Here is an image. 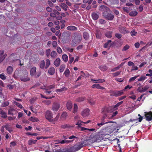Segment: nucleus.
Wrapping results in <instances>:
<instances>
[{
  "label": "nucleus",
  "mask_w": 152,
  "mask_h": 152,
  "mask_svg": "<svg viewBox=\"0 0 152 152\" xmlns=\"http://www.w3.org/2000/svg\"><path fill=\"white\" fill-rule=\"evenodd\" d=\"M84 99H85V97H80L79 98H78L77 99V101L78 102H80L83 101L84 100Z\"/></svg>",
  "instance_id": "60"
},
{
  "label": "nucleus",
  "mask_w": 152,
  "mask_h": 152,
  "mask_svg": "<svg viewBox=\"0 0 152 152\" xmlns=\"http://www.w3.org/2000/svg\"><path fill=\"white\" fill-rule=\"evenodd\" d=\"M119 30L120 32L124 34L127 33L128 32L126 30V28L125 27H123L121 26H120L119 27Z\"/></svg>",
  "instance_id": "18"
},
{
  "label": "nucleus",
  "mask_w": 152,
  "mask_h": 152,
  "mask_svg": "<svg viewBox=\"0 0 152 152\" xmlns=\"http://www.w3.org/2000/svg\"><path fill=\"white\" fill-rule=\"evenodd\" d=\"M60 107V104L58 103L55 102L52 106V110L54 111H57L58 110Z\"/></svg>",
  "instance_id": "14"
},
{
  "label": "nucleus",
  "mask_w": 152,
  "mask_h": 152,
  "mask_svg": "<svg viewBox=\"0 0 152 152\" xmlns=\"http://www.w3.org/2000/svg\"><path fill=\"white\" fill-rule=\"evenodd\" d=\"M91 87L92 88H96L97 89L102 90H103L105 89V88L104 87L101 86L99 84H95L91 86Z\"/></svg>",
  "instance_id": "22"
},
{
  "label": "nucleus",
  "mask_w": 152,
  "mask_h": 152,
  "mask_svg": "<svg viewBox=\"0 0 152 152\" xmlns=\"http://www.w3.org/2000/svg\"><path fill=\"white\" fill-rule=\"evenodd\" d=\"M55 69L53 67H50L48 69V72L51 75H53L55 73Z\"/></svg>",
  "instance_id": "24"
},
{
  "label": "nucleus",
  "mask_w": 152,
  "mask_h": 152,
  "mask_svg": "<svg viewBox=\"0 0 152 152\" xmlns=\"http://www.w3.org/2000/svg\"><path fill=\"white\" fill-rule=\"evenodd\" d=\"M72 127V126H71L70 125L68 124H64L61 125L60 127L61 129H64Z\"/></svg>",
  "instance_id": "36"
},
{
  "label": "nucleus",
  "mask_w": 152,
  "mask_h": 152,
  "mask_svg": "<svg viewBox=\"0 0 152 152\" xmlns=\"http://www.w3.org/2000/svg\"><path fill=\"white\" fill-rule=\"evenodd\" d=\"M98 133L100 135L103 139H106L105 137L107 135H109L107 131L105 128L104 129H101L100 131L98 132Z\"/></svg>",
  "instance_id": "9"
},
{
  "label": "nucleus",
  "mask_w": 152,
  "mask_h": 152,
  "mask_svg": "<svg viewBox=\"0 0 152 152\" xmlns=\"http://www.w3.org/2000/svg\"><path fill=\"white\" fill-rule=\"evenodd\" d=\"M111 42V41L110 40H108L107 42L105 43L104 46V47L105 48H107L108 47V45L109 44V43Z\"/></svg>",
  "instance_id": "57"
},
{
  "label": "nucleus",
  "mask_w": 152,
  "mask_h": 152,
  "mask_svg": "<svg viewBox=\"0 0 152 152\" xmlns=\"http://www.w3.org/2000/svg\"><path fill=\"white\" fill-rule=\"evenodd\" d=\"M39 67L41 69H44L45 68V63L44 60H42L40 62L39 64Z\"/></svg>",
  "instance_id": "25"
},
{
  "label": "nucleus",
  "mask_w": 152,
  "mask_h": 152,
  "mask_svg": "<svg viewBox=\"0 0 152 152\" xmlns=\"http://www.w3.org/2000/svg\"><path fill=\"white\" fill-rule=\"evenodd\" d=\"M78 107L77 105L76 104H74V110L73 113H75L77 110Z\"/></svg>",
  "instance_id": "53"
},
{
  "label": "nucleus",
  "mask_w": 152,
  "mask_h": 152,
  "mask_svg": "<svg viewBox=\"0 0 152 152\" xmlns=\"http://www.w3.org/2000/svg\"><path fill=\"white\" fill-rule=\"evenodd\" d=\"M17 58V54L15 53H13L11 54L9 57V59L12 61H14L17 60L16 59Z\"/></svg>",
  "instance_id": "20"
},
{
  "label": "nucleus",
  "mask_w": 152,
  "mask_h": 152,
  "mask_svg": "<svg viewBox=\"0 0 152 152\" xmlns=\"http://www.w3.org/2000/svg\"><path fill=\"white\" fill-rule=\"evenodd\" d=\"M83 37L85 40H87L89 38V35L85 31L83 33Z\"/></svg>",
  "instance_id": "31"
},
{
  "label": "nucleus",
  "mask_w": 152,
  "mask_h": 152,
  "mask_svg": "<svg viewBox=\"0 0 152 152\" xmlns=\"http://www.w3.org/2000/svg\"><path fill=\"white\" fill-rule=\"evenodd\" d=\"M105 129L109 134L116 129V127L114 125L111 124L108 126H107L105 128Z\"/></svg>",
  "instance_id": "8"
},
{
  "label": "nucleus",
  "mask_w": 152,
  "mask_h": 152,
  "mask_svg": "<svg viewBox=\"0 0 152 152\" xmlns=\"http://www.w3.org/2000/svg\"><path fill=\"white\" fill-rule=\"evenodd\" d=\"M17 113V111L13 108L9 109L8 111V114L12 115L16 114Z\"/></svg>",
  "instance_id": "19"
},
{
  "label": "nucleus",
  "mask_w": 152,
  "mask_h": 152,
  "mask_svg": "<svg viewBox=\"0 0 152 152\" xmlns=\"http://www.w3.org/2000/svg\"><path fill=\"white\" fill-rule=\"evenodd\" d=\"M66 106L68 110H70L72 107V104L71 102H68L66 104Z\"/></svg>",
  "instance_id": "33"
},
{
  "label": "nucleus",
  "mask_w": 152,
  "mask_h": 152,
  "mask_svg": "<svg viewBox=\"0 0 152 152\" xmlns=\"http://www.w3.org/2000/svg\"><path fill=\"white\" fill-rule=\"evenodd\" d=\"M145 116L146 118V120L148 121H150L152 120V112H149L145 113Z\"/></svg>",
  "instance_id": "11"
},
{
  "label": "nucleus",
  "mask_w": 152,
  "mask_h": 152,
  "mask_svg": "<svg viewBox=\"0 0 152 152\" xmlns=\"http://www.w3.org/2000/svg\"><path fill=\"white\" fill-rule=\"evenodd\" d=\"M53 114L52 112L49 110H47L45 113V118L48 120L50 118H53Z\"/></svg>",
  "instance_id": "12"
},
{
  "label": "nucleus",
  "mask_w": 152,
  "mask_h": 152,
  "mask_svg": "<svg viewBox=\"0 0 152 152\" xmlns=\"http://www.w3.org/2000/svg\"><path fill=\"white\" fill-rule=\"evenodd\" d=\"M57 53L56 51H53L50 53V56L53 58H55L56 56Z\"/></svg>",
  "instance_id": "47"
},
{
  "label": "nucleus",
  "mask_w": 152,
  "mask_h": 152,
  "mask_svg": "<svg viewBox=\"0 0 152 152\" xmlns=\"http://www.w3.org/2000/svg\"><path fill=\"white\" fill-rule=\"evenodd\" d=\"M66 29L68 30L73 31H76L77 29V28L76 27L73 26H68L66 28Z\"/></svg>",
  "instance_id": "27"
},
{
  "label": "nucleus",
  "mask_w": 152,
  "mask_h": 152,
  "mask_svg": "<svg viewBox=\"0 0 152 152\" xmlns=\"http://www.w3.org/2000/svg\"><path fill=\"white\" fill-rule=\"evenodd\" d=\"M37 68L35 66H34L31 68L30 71V74L31 76H34L35 77H39L41 75V72H36Z\"/></svg>",
  "instance_id": "2"
},
{
  "label": "nucleus",
  "mask_w": 152,
  "mask_h": 152,
  "mask_svg": "<svg viewBox=\"0 0 152 152\" xmlns=\"http://www.w3.org/2000/svg\"><path fill=\"white\" fill-rule=\"evenodd\" d=\"M65 67V66L64 65L62 64L60 67L59 72H60L61 73L63 72Z\"/></svg>",
  "instance_id": "48"
},
{
  "label": "nucleus",
  "mask_w": 152,
  "mask_h": 152,
  "mask_svg": "<svg viewBox=\"0 0 152 152\" xmlns=\"http://www.w3.org/2000/svg\"><path fill=\"white\" fill-rule=\"evenodd\" d=\"M93 0H83V2L84 3H88V4L90 5L91 4Z\"/></svg>",
  "instance_id": "56"
},
{
  "label": "nucleus",
  "mask_w": 152,
  "mask_h": 152,
  "mask_svg": "<svg viewBox=\"0 0 152 152\" xmlns=\"http://www.w3.org/2000/svg\"><path fill=\"white\" fill-rule=\"evenodd\" d=\"M0 114L1 115V117L3 118H6L7 117V113L1 109H0Z\"/></svg>",
  "instance_id": "21"
},
{
  "label": "nucleus",
  "mask_w": 152,
  "mask_h": 152,
  "mask_svg": "<svg viewBox=\"0 0 152 152\" xmlns=\"http://www.w3.org/2000/svg\"><path fill=\"white\" fill-rule=\"evenodd\" d=\"M74 37L72 42L74 44L79 43L82 39V37L81 34L78 33H74Z\"/></svg>",
  "instance_id": "1"
},
{
  "label": "nucleus",
  "mask_w": 152,
  "mask_h": 152,
  "mask_svg": "<svg viewBox=\"0 0 152 152\" xmlns=\"http://www.w3.org/2000/svg\"><path fill=\"white\" fill-rule=\"evenodd\" d=\"M137 12L136 11H132L129 13L130 16L134 17L136 16L137 14Z\"/></svg>",
  "instance_id": "39"
},
{
  "label": "nucleus",
  "mask_w": 152,
  "mask_h": 152,
  "mask_svg": "<svg viewBox=\"0 0 152 152\" xmlns=\"http://www.w3.org/2000/svg\"><path fill=\"white\" fill-rule=\"evenodd\" d=\"M147 78L146 76L142 75L139 78L137 79L139 81H141L145 80Z\"/></svg>",
  "instance_id": "44"
},
{
  "label": "nucleus",
  "mask_w": 152,
  "mask_h": 152,
  "mask_svg": "<svg viewBox=\"0 0 152 152\" xmlns=\"http://www.w3.org/2000/svg\"><path fill=\"white\" fill-rule=\"evenodd\" d=\"M112 32L111 31H108L105 34V36L108 38H111L112 37Z\"/></svg>",
  "instance_id": "34"
},
{
  "label": "nucleus",
  "mask_w": 152,
  "mask_h": 152,
  "mask_svg": "<svg viewBox=\"0 0 152 152\" xmlns=\"http://www.w3.org/2000/svg\"><path fill=\"white\" fill-rule=\"evenodd\" d=\"M74 148L72 146L69 148L63 149L62 151L63 152H74Z\"/></svg>",
  "instance_id": "26"
},
{
  "label": "nucleus",
  "mask_w": 152,
  "mask_h": 152,
  "mask_svg": "<svg viewBox=\"0 0 152 152\" xmlns=\"http://www.w3.org/2000/svg\"><path fill=\"white\" fill-rule=\"evenodd\" d=\"M111 109L110 107H107L105 106L103 107L101 109V113L103 115L107 116V113L110 112V110Z\"/></svg>",
  "instance_id": "6"
},
{
  "label": "nucleus",
  "mask_w": 152,
  "mask_h": 152,
  "mask_svg": "<svg viewBox=\"0 0 152 152\" xmlns=\"http://www.w3.org/2000/svg\"><path fill=\"white\" fill-rule=\"evenodd\" d=\"M115 37L118 39H120L122 37V35L119 33H116L115 34Z\"/></svg>",
  "instance_id": "62"
},
{
  "label": "nucleus",
  "mask_w": 152,
  "mask_h": 152,
  "mask_svg": "<svg viewBox=\"0 0 152 152\" xmlns=\"http://www.w3.org/2000/svg\"><path fill=\"white\" fill-rule=\"evenodd\" d=\"M73 140H66L65 139H64L63 140H58V143L59 144H68L69 143H71L72 141H73Z\"/></svg>",
  "instance_id": "15"
},
{
  "label": "nucleus",
  "mask_w": 152,
  "mask_h": 152,
  "mask_svg": "<svg viewBox=\"0 0 152 152\" xmlns=\"http://www.w3.org/2000/svg\"><path fill=\"white\" fill-rule=\"evenodd\" d=\"M67 90V88L65 87L62 88L60 89H57L56 91L57 92H61L64 91H66Z\"/></svg>",
  "instance_id": "43"
},
{
  "label": "nucleus",
  "mask_w": 152,
  "mask_h": 152,
  "mask_svg": "<svg viewBox=\"0 0 152 152\" xmlns=\"http://www.w3.org/2000/svg\"><path fill=\"white\" fill-rule=\"evenodd\" d=\"M88 102L91 105H93L95 104V101L92 99H88Z\"/></svg>",
  "instance_id": "41"
},
{
  "label": "nucleus",
  "mask_w": 152,
  "mask_h": 152,
  "mask_svg": "<svg viewBox=\"0 0 152 152\" xmlns=\"http://www.w3.org/2000/svg\"><path fill=\"white\" fill-rule=\"evenodd\" d=\"M139 76V75H137L135 76L132 77L130 78L129 80V82H130L132 81H134Z\"/></svg>",
  "instance_id": "55"
},
{
  "label": "nucleus",
  "mask_w": 152,
  "mask_h": 152,
  "mask_svg": "<svg viewBox=\"0 0 152 152\" xmlns=\"http://www.w3.org/2000/svg\"><path fill=\"white\" fill-rule=\"evenodd\" d=\"M103 16L106 19L109 20H112L114 17V15L110 12H104Z\"/></svg>",
  "instance_id": "7"
},
{
  "label": "nucleus",
  "mask_w": 152,
  "mask_h": 152,
  "mask_svg": "<svg viewBox=\"0 0 152 152\" xmlns=\"http://www.w3.org/2000/svg\"><path fill=\"white\" fill-rule=\"evenodd\" d=\"M70 73V71L69 69L67 68L66 69L64 73L65 76L67 77H69Z\"/></svg>",
  "instance_id": "40"
},
{
  "label": "nucleus",
  "mask_w": 152,
  "mask_h": 152,
  "mask_svg": "<svg viewBox=\"0 0 152 152\" xmlns=\"http://www.w3.org/2000/svg\"><path fill=\"white\" fill-rule=\"evenodd\" d=\"M67 116V114L66 112H63L61 115V118L66 119Z\"/></svg>",
  "instance_id": "45"
},
{
  "label": "nucleus",
  "mask_w": 152,
  "mask_h": 152,
  "mask_svg": "<svg viewBox=\"0 0 152 152\" xmlns=\"http://www.w3.org/2000/svg\"><path fill=\"white\" fill-rule=\"evenodd\" d=\"M90 138L92 140V141H93L94 142H99L102 140L104 139L102 136L99 135L98 133L93 137L92 135H91Z\"/></svg>",
  "instance_id": "3"
},
{
  "label": "nucleus",
  "mask_w": 152,
  "mask_h": 152,
  "mask_svg": "<svg viewBox=\"0 0 152 152\" xmlns=\"http://www.w3.org/2000/svg\"><path fill=\"white\" fill-rule=\"evenodd\" d=\"M62 58L63 60L65 62H67L68 60V57L66 54H63L62 55Z\"/></svg>",
  "instance_id": "50"
},
{
  "label": "nucleus",
  "mask_w": 152,
  "mask_h": 152,
  "mask_svg": "<svg viewBox=\"0 0 152 152\" xmlns=\"http://www.w3.org/2000/svg\"><path fill=\"white\" fill-rule=\"evenodd\" d=\"M46 64H45V68H48L50 64V62L48 59H47L46 60Z\"/></svg>",
  "instance_id": "42"
},
{
  "label": "nucleus",
  "mask_w": 152,
  "mask_h": 152,
  "mask_svg": "<svg viewBox=\"0 0 152 152\" xmlns=\"http://www.w3.org/2000/svg\"><path fill=\"white\" fill-rule=\"evenodd\" d=\"M0 78L2 80H4L6 79V77L4 74L3 73L0 75Z\"/></svg>",
  "instance_id": "61"
},
{
  "label": "nucleus",
  "mask_w": 152,
  "mask_h": 152,
  "mask_svg": "<svg viewBox=\"0 0 152 152\" xmlns=\"http://www.w3.org/2000/svg\"><path fill=\"white\" fill-rule=\"evenodd\" d=\"M99 10L102 12V15L104 12H110V9L107 6L104 5H102L100 6L99 8Z\"/></svg>",
  "instance_id": "4"
},
{
  "label": "nucleus",
  "mask_w": 152,
  "mask_h": 152,
  "mask_svg": "<svg viewBox=\"0 0 152 152\" xmlns=\"http://www.w3.org/2000/svg\"><path fill=\"white\" fill-rule=\"evenodd\" d=\"M81 130L82 131H84L85 130H87L89 131H94L96 132V130L94 128H91V129H88V128H84V127H81Z\"/></svg>",
  "instance_id": "32"
},
{
  "label": "nucleus",
  "mask_w": 152,
  "mask_h": 152,
  "mask_svg": "<svg viewBox=\"0 0 152 152\" xmlns=\"http://www.w3.org/2000/svg\"><path fill=\"white\" fill-rule=\"evenodd\" d=\"M13 68L11 66H8L7 69V72L9 74H11L13 72Z\"/></svg>",
  "instance_id": "28"
},
{
  "label": "nucleus",
  "mask_w": 152,
  "mask_h": 152,
  "mask_svg": "<svg viewBox=\"0 0 152 152\" xmlns=\"http://www.w3.org/2000/svg\"><path fill=\"white\" fill-rule=\"evenodd\" d=\"M14 104H15L17 106H18V107L19 108L21 109L23 108V106L22 104L18 103L14 101Z\"/></svg>",
  "instance_id": "52"
},
{
  "label": "nucleus",
  "mask_w": 152,
  "mask_h": 152,
  "mask_svg": "<svg viewBox=\"0 0 152 152\" xmlns=\"http://www.w3.org/2000/svg\"><path fill=\"white\" fill-rule=\"evenodd\" d=\"M124 90L119 91H112L110 92V95L111 96L117 97L122 95L124 93Z\"/></svg>",
  "instance_id": "5"
},
{
  "label": "nucleus",
  "mask_w": 152,
  "mask_h": 152,
  "mask_svg": "<svg viewBox=\"0 0 152 152\" xmlns=\"http://www.w3.org/2000/svg\"><path fill=\"white\" fill-rule=\"evenodd\" d=\"M129 46L128 45H126L125 46H124L123 49L122 50V51H125L126 50H128L129 48Z\"/></svg>",
  "instance_id": "58"
},
{
  "label": "nucleus",
  "mask_w": 152,
  "mask_h": 152,
  "mask_svg": "<svg viewBox=\"0 0 152 152\" xmlns=\"http://www.w3.org/2000/svg\"><path fill=\"white\" fill-rule=\"evenodd\" d=\"M57 52L59 54L61 53L62 52L61 49L59 47H57Z\"/></svg>",
  "instance_id": "64"
},
{
  "label": "nucleus",
  "mask_w": 152,
  "mask_h": 152,
  "mask_svg": "<svg viewBox=\"0 0 152 152\" xmlns=\"http://www.w3.org/2000/svg\"><path fill=\"white\" fill-rule=\"evenodd\" d=\"M123 10L124 12L127 13H129V10H130L129 7H123Z\"/></svg>",
  "instance_id": "51"
},
{
  "label": "nucleus",
  "mask_w": 152,
  "mask_h": 152,
  "mask_svg": "<svg viewBox=\"0 0 152 152\" xmlns=\"http://www.w3.org/2000/svg\"><path fill=\"white\" fill-rule=\"evenodd\" d=\"M7 56V54L5 53L3 56H0V64L2 62Z\"/></svg>",
  "instance_id": "46"
},
{
  "label": "nucleus",
  "mask_w": 152,
  "mask_h": 152,
  "mask_svg": "<svg viewBox=\"0 0 152 152\" xmlns=\"http://www.w3.org/2000/svg\"><path fill=\"white\" fill-rule=\"evenodd\" d=\"M61 63V60L59 58H57L54 61V64L56 67L59 66Z\"/></svg>",
  "instance_id": "23"
},
{
  "label": "nucleus",
  "mask_w": 152,
  "mask_h": 152,
  "mask_svg": "<svg viewBox=\"0 0 152 152\" xmlns=\"http://www.w3.org/2000/svg\"><path fill=\"white\" fill-rule=\"evenodd\" d=\"M83 146V143H81L77 145V147H75V145L72 146L74 148V152H76L80 149Z\"/></svg>",
  "instance_id": "16"
},
{
  "label": "nucleus",
  "mask_w": 152,
  "mask_h": 152,
  "mask_svg": "<svg viewBox=\"0 0 152 152\" xmlns=\"http://www.w3.org/2000/svg\"><path fill=\"white\" fill-rule=\"evenodd\" d=\"M149 88V86L148 85H146L145 86L144 88H142V89L139 90V92H144L145 91L148 89Z\"/></svg>",
  "instance_id": "35"
},
{
  "label": "nucleus",
  "mask_w": 152,
  "mask_h": 152,
  "mask_svg": "<svg viewBox=\"0 0 152 152\" xmlns=\"http://www.w3.org/2000/svg\"><path fill=\"white\" fill-rule=\"evenodd\" d=\"M28 73L26 72L24 75L20 77V80L23 82H27L30 80V79L28 77Z\"/></svg>",
  "instance_id": "10"
},
{
  "label": "nucleus",
  "mask_w": 152,
  "mask_h": 152,
  "mask_svg": "<svg viewBox=\"0 0 152 152\" xmlns=\"http://www.w3.org/2000/svg\"><path fill=\"white\" fill-rule=\"evenodd\" d=\"M30 121L32 122H37L39 121V119L37 118L31 117L30 119Z\"/></svg>",
  "instance_id": "49"
},
{
  "label": "nucleus",
  "mask_w": 152,
  "mask_h": 152,
  "mask_svg": "<svg viewBox=\"0 0 152 152\" xmlns=\"http://www.w3.org/2000/svg\"><path fill=\"white\" fill-rule=\"evenodd\" d=\"M99 69L102 71H105L107 70L108 67L106 65H101L99 67Z\"/></svg>",
  "instance_id": "38"
},
{
  "label": "nucleus",
  "mask_w": 152,
  "mask_h": 152,
  "mask_svg": "<svg viewBox=\"0 0 152 152\" xmlns=\"http://www.w3.org/2000/svg\"><path fill=\"white\" fill-rule=\"evenodd\" d=\"M37 140H29L28 141V143L29 145H31L33 144H35Z\"/></svg>",
  "instance_id": "37"
},
{
  "label": "nucleus",
  "mask_w": 152,
  "mask_h": 152,
  "mask_svg": "<svg viewBox=\"0 0 152 152\" xmlns=\"http://www.w3.org/2000/svg\"><path fill=\"white\" fill-rule=\"evenodd\" d=\"M51 50L50 49H48L46 50V54L47 57L49 58L50 56Z\"/></svg>",
  "instance_id": "54"
},
{
  "label": "nucleus",
  "mask_w": 152,
  "mask_h": 152,
  "mask_svg": "<svg viewBox=\"0 0 152 152\" xmlns=\"http://www.w3.org/2000/svg\"><path fill=\"white\" fill-rule=\"evenodd\" d=\"M89 110L88 108H86L84 110L81 112V115L83 117L88 116L89 114Z\"/></svg>",
  "instance_id": "13"
},
{
  "label": "nucleus",
  "mask_w": 152,
  "mask_h": 152,
  "mask_svg": "<svg viewBox=\"0 0 152 152\" xmlns=\"http://www.w3.org/2000/svg\"><path fill=\"white\" fill-rule=\"evenodd\" d=\"M91 16L92 18L95 20H97L99 17L97 13L94 12H93Z\"/></svg>",
  "instance_id": "30"
},
{
  "label": "nucleus",
  "mask_w": 152,
  "mask_h": 152,
  "mask_svg": "<svg viewBox=\"0 0 152 152\" xmlns=\"http://www.w3.org/2000/svg\"><path fill=\"white\" fill-rule=\"evenodd\" d=\"M60 6L61 7L64 11L67 10V8L68 7L66 4L63 3H61L60 4Z\"/></svg>",
  "instance_id": "29"
},
{
  "label": "nucleus",
  "mask_w": 152,
  "mask_h": 152,
  "mask_svg": "<svg viewBox=\"0 0 152 152\" xmlns=\"http://www.w3.org/2000/svg\"><path fill=\"white\" fill-rule=\"evenodd\" d=\"M99 22L101 24H104L106 23V21L104 19H101L99 20Z\"/></svg>",
  "instance_id": "63"
},
{
  "label": "nucleus",
  "mask_w": 152,
  "mask_h": 152,
  "mask_svg": "<svg viewBox=\"0 0 152 152\" xmlns=\"http://www.w3.org/2000/svg\"><path fill=\"white\" fill-rule=\"evenodd\" d=\"M107 116H105V115H103L100 119V121L101 122L104 123L105 124H107L108 123H113L114 122L113 121H109L107 122L106 119H107Z\"/></svg>",
  "instance_id": "17"
},
{
  "label": "nucleus",
  "mask_w": 152,
  "mask_h": 152,
  "mask_svg": "<svg viewBox=\"0 0 152 152\" xmlns=\"http://www.w3.org/2000/svg\"><path fill=\"white\" fill-rule=\"evenodd\" d=\"M69 64H71L74 60V58L73 57H71L70 55H69Z\"/></svg>",
  "instance_id": "59"
}]
</instances>
